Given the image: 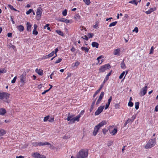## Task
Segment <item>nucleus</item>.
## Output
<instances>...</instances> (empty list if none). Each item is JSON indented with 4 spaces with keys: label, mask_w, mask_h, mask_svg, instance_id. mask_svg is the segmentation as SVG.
I'll return each mask as SVG.
<instances>
[{
    "label": "nucleus",
    "mask_w": 158,
    "mask_h": 158,
    "mask_svg": "<svg viewBox=\"0 0 158 158\" xmlns=\"http://www.w3.org/2000/svg\"><path fill=\"white\" fill-rule=\"evenodd\" d=\"M106 124V122L105 121H103L99 123L98 125L96 126L94 128L93 132V135L94 136H96L98 133L99 129L104 125Z\"/></svg>",
    "instance_id": "1"
},
{
    "label": "nucleus",
    "mask_w": 158,
    "mask_h": 158,
    "mask_svg": "<svg viewBox=\"0 0 158 158\" xmlns=\"http://www.w3.org/2000/svg\"><path fill=\"white\" fill-rule=\"evenodd\" d=\"M88 155V151L86 149H82L80 151L77 155V158H86Z\"/></svg>",
    "instance_id": "2"
},
{
    "label": "nucleus",
    "mask_w": 158,
    "mask_h": 158,
    "mask_svg": "<svg viewBox=\"0 0 158 158\" xmlns=\"http://www.w3.org/2000/svg\"><path fill=\"white\" fill-rule=\"evenodd\" d=\"M10 94L5 92H0V99L4 102H6L10 97Z\"/></svg>",
    "instance_id": "3"
},
{
    "label": "nucleus",
    "mask_w": 158,
    "mask_h": 158,
    "mask_svg": "<svg viewBox=\"0 0 158 158\" xmlns=\"http://www.w3.org/2000/svg\"><path fill=\"white\" fill-rule=\"evenodd\" d=\"M156 142L155 139H151L148 142L145 146V148L146 149L151 148L154 146L156 144Z\"/></svg>",
    "instance_id": "4"
},
{
    "label": "nucleus",
    "mask_w": 158,
    "mask_h": 158,
    "mask_svg": "<svg viewBox=\"0 0 158 158\" xmlns=\"http://www.w3.org/2000/svg\"><path fill=\"white\" fill-rule=\"evenodd\" d=\"M32 156L35 158H46L45 156L40 155L37 152H35L33 153L32 154Z\"/></svg>",
    "instance_id": "5"
},
{
    "label": "nucleus",
    "mask_w": 158,
    "mask_h": 158,
    "mask_svg": "<svg viewBox=\"0 0 158 158\" xmlns=\"http://www.w3.org/2000/svg\"><path fill=\"white\" fill-rule=\"evenodd\" d=\"M104 108V106H101L99 107L95 113V115H98L100 114Z\"/></svg>",
    "instance_id": "6"
},
{
    "label": "nucleus",
    "mask_w": 158,
    "mask_h": 158,
    "mask_svg": "<svg viewBox=\"0 0 158 158\" xmlns=\"http://www.w3.org/2000/svg\"><path fill=\"white\" fill-rule=\"evenodd\" d=\"M41 9L40 7H39L38 8L37 10L36 13V17L38 19V20H39L40 19L41 15L42 14Z\"/></svg>",
    "instance_id": "7"
},
{
    "label": "nucleus",
    "mask_w": 158,
    "mask_h": 158,
    "mask_svg": "<svg viewBox=\"0 0 158 158\" xmlns=\"http://www.w3.org/2000/svg\"><path fill=\"white\" fill-rule=\"evenodd\" d=\"M148 87L147 86H146L143 87L140 90V95L141 96L144 95L146 93Z\"/></svg>",
    "instance_id": "8"
},
{
    "label": "nucleus",
    "mask_w": 158,
    "mask_h": 158,
    "mask_svg": "<svg viewBox=\"0 0 158 158\" xmlns=\"http://www.w3.org/2000/svg\"><path fill=\"white\" fill-rule=\"evenodd\" d=\"M104 92H101V93L100 94V95L99 96V97L97 101L96 102V104L97 105H98V104H99L100 102L102 100V99L103 98V97L104 96Z\"/></svg>",
    "instance_id": "9"
},
{
    "label": "nucleus",
    "mask_w": 158,
    "mask_h": 158,
    "mask_svg": "<svg viewBox=\"0 0 158 158\" xmlns=\"http://www.w3.org/2000/svg\"><path fill=\"white\" fill-rule=\"evenodd\" d=\"M110 68V66L109 64H107L102 66L100 69H109Z\"/></svg>",
    "instance_id": "10"
},
{
    "label": "nucleus",
    "mask_w": 158,
    "mask_h": 158,
    "mask_svg": "<svg viewBox=\"0 0 158 158\" xmlns=\"http://www.w3.org/2000/svg\"><path fill=\"white\" fill-rule=\"evenodd\" d=\"M6 113V111L5 109L4 108H0V115L4 116Z\"/></svg>",
    "instance_id": "11"
},
{
    "label": "nucleus",
    "mask_w": 158,
    "mask_h": 158,
    "mask_svg": "<svg viewBox=\"0 0 158 158\" xmlns=\"http://www.w3.org/2000/svg\"><path fill=\"white\" fill-rule=\"evenodd\" d=\"M104 57L102 56H101L97 58V60L98 61V63L101 64L103 62V60L102 59Z\"/></svg>",
    "instance_id": "12"
},
{
    "label": "nucleus",
    "mask_w": 158,
    "mask_h": 158,
    "mask_svg": "<svg viewBox=\"0 0 158 158\" xmlns=\"http://www.w3.org/2000/svg\"><path fill=\"white\" fill-rule=\"evenodd\" d=\"M25 76L24 75L22 74L20 76V81L23 85H24L25 82Z\"/></svg>",
    "instance_id": "13"
},
{
    "label": "nucleus",
    "mask_w": 158,
    "mask_h": 158,
    "mask_svg": "<svg viewBox=\"0 0 158 158\" xmlns=\"http://www.w3.org/2000/svg\"><path fill=\"white\" fill-rule=\"evenodd\" d=\"M120 50L119 48L115 49L114 50L113 54L115 55L119 56L120 55Z\"/></svg>",
    "instance_id": "14"
},
{
    "label": "nucleus",
    "mask_w": 158,
    "mask_h": 158,
    "mask_svg": "<svg viewBox=\"0 0 158 158\" xmlns=\"http://www.w3.org/2000/svg\"><path fill=\"white\" fill-rule=\"evenodd\" d=\"M26 25L27 26V31H31V27L32 25L29 22H27Z\"/></svg>",
    "instance_id": "15"
},
{
    "label": "nucleus",
    "mask_w": 158,
    "mask_h": 158,
    "mask_svg": "<svg viewBox=\"0 0 158 158\" xmlns=\"http://www.w3.org/2000/svg\"><path fill=\"white\" fill-rule=\"evenodd\" d=\"M6 133V131L3 129L0 128V136H3Z\"/></svg>",
    "instance_id": "16"
},
{
    "label": "nucleus",
    "mask_w": 158,
    "mask_h": 158,
    "mask_svg": "<svg viewBox=\"0 0 158 158\" xmlns=\"http://www.w3.org/2000/svg\"><path fill=\"white\" fill-rule=\"evenodd\" d=\"M59 21L61 22H64L66 23H68L70 22V20L64 18H61L60 19Z\"/></svg>",
    "instance_id": "17"
},
{
    "label": "nucleus",
    "mask_w": 158,
    "mask_h": 158,
    "mask_svg": "<svg viewBox=\"0 0 158 158\" xmlns=\"http://www.w3.org/2000/svg\"><path fill=\"white\" fill-rule=\"evenodd\" d=\"M110 133L112 135H115L117 132V128H114L112 131H110Z\"/></svg>",
    "instance_id": "18"
},
{
    "label": "nucleus",
    "mask_w": 158,
    "mask_h": 158,
    "mask_svg": "<svg viewBox=\"0 0 158 158\" xmlns=\"http://www.w3.org/2000/svg\"><path fill=\"white\" fill-rule=\"evenodd\" d=\"M17 27L18 30L20 32L23 31L24 30V27L22 25L17 26Z\"/></svg>",
    "instance_id": "19"
},
{
    "label": "nucleus",
    "mask_w": 158,
    "mask_h": 158,
    "mask_svg": "<svg viewBox=\"0 0 158 158\" xmlns=\"http://www.w3.org/2000/svg\"><path fill=\"white\" fill-rule=\"evenodd\" d=\"M54 54V51H52L51 53L48 55H46L45 56L44 58H47L49 57H50L52 56Z\"/></svg>",
    "instance_id": "20"
},
{
    "label": "nucleus",
    "mask_w": 158,
    "mask_h": 158,
    "mask_svg": "<svg viewBox=\"0 0 158 158\" xmlns=\"http://www.w3.org/2000/svg\"><path fill=\"white\" fill-rule=\"evenodd\" d=\"M127 73V71H126V72L125 71H123L119 76V78L120 79H122L123 77V76L125 75V76Z\"/></svg>",
    "instance_id": "21"
},
{
    "label": "nucleus",
    "mask_w": 158,
    "mask_h": 158,
    "mask_svg": "<svg viewBox=\"0 0 158 158\" xmlns=\"http://www.w3.org/2000/svg\"><path fill=\"white\" fill-rule=\"evenodd\" d=\"M36 72L39 75L42 76L43 75V71L42 70H35Z\"/></svg>",
    "instance_id": "22"
},
{
    "label": "nucleus",
    "mask_w": 158,
    "mask_h": 158,
    "mask_svg": "<svg viewBox=\"0 0 158 158\" xmlns=\"http://www.w3.org/2000/svg\"><path fill=\"white\" fill-rule=\"evenodd\" d=\"M98 44L96 42H93L92 43V45L93 47H95L97 48L98 47Z\"/></svg>",
    "instance_id": "23"
},
{
    "label": "nucleus",
    "mask_w": 158,
    "mask_h": 158,
    "mask_svg": "<svg viewBox=\"0 0 158 158\" xmlns=\"http://www.w3.org/2000/svg\"><path fill=\"white\" fill-rule=\"evenodd\" d=\"M81 49L82 51H85L86 52H88L89 50V49L87 48L83 47H81Z\"/></svg>",
    "instance_id": "24"
},
{
    "label": "nucleus",
    "mask_w": 158,
    "mask_h": 158,
    "mask_svg": "<svg viewBox=\"0 0 158 158\" xmlns=\"http://www.w3.org/2000/svg\"><path fill=\"white\" fill-rule=\"evenodd\" d=\"M136 1V0L131 1L129 2V3L133 4L137 6L138 4V2Z\"/></svg>",
    "instance_id": "25"
},
{
    "label": "nucleus",
    "mask_w": 158,
    "mask_h": 158,
    "mask_svg": "<svg viewBox=\"0 0 158 158\" xmlns=\"http://www.w3.org/2000/svg\"><path fill=\"white\" fill-rule=\"evenodd\" d=\"M56 33L60 35H61L62 36H63L64 34H63V32L61 31H60V30H56Z\"/></svg>",
    "instance_id": "26"
},
{
    "label": "nucleus",
    "mask_w": 158,
    "mask_h": 158,
    "mask_svg": "<svg viewBox=\"0 0 158 158\" xmlns=\"http://www.w3.org/2000/svg\"><path fill=\"white\" fill-rule=\"evenodd\" d=\"M81 116L80 114L78 115L77 116L74 118V120L75 121H79V118Z\"/></svg>",
    "instance_id": "27"
},
{
    "label": "nucleus",
    "mask_w": 158,
    "mask_h": 158,
    "mask_svg": "<svg viewBox=\"0 0 158 158\" xmlns=\"http://www.w3.org/2000/svg\"><path fill=\"white\" fill-rule=\"evenodd\" d=\"M117 23V21H115L109 24V27H111L115 26L116 24Z\"/></svg>",
    "instance_id": "28"
},
{
    "label": "nucleus",
    "mask_w": 158,
    "mask_h": 158,
    "mask_svg": "<svg viewBox=\"0 0 158 158\" xmlns=\"http://www.w3.org/2000/svg\"><path fill=\"white\" fill-rule=\"evenodd\" d=\"M121 67L122 69L126 68L125 64L124 63V60H123V62L121 64Z\"/></svg>",
    "instance_id": "29"
},
{
    "label": "nucleus",
    "mask_w": 158,
    "mask_h": 158,
    "mask_svg": "<svg viewBox=\"0 0 158 158\" xmlns=\"http://www.w3.org/2000/svg\"><path fill=\"white\" fill-rule=\"evenodd\" d=\"M80 18L81 17L78 14H76L74 16V18L77 20L80 19Z\"/></svg>",
    "instance_id": "30"
},
{
    "label": "nucleus",
    "mask_w": 158,
    "mask_h": 158,
    "mask_svg": "<svg viewBox=\"0 0 158 158\" xmlns=\"http://www.w3.org/2000/svg\"><path fill=\"white\" fill-rule=\"evenodd\" d=\"M94 34L93 33H89L87 34V36L88 37V38H92V37L94 36Z\"/></svg>",
    "instance_id": "31"
},
{
    "label": "nucleus",
    "mask_w": 158,
    "mask_h": 158,
    "mask_svg": "<svg viewBox=\"0 0 158 158\" xmlns=\"http://www.w3.org/2000/svg\"><path fill=\"white\" fill-rule=\"evenodd\" d=\"M139 103L138 102H136L135 103V108L136 110H138L139 108Z\"/></svg>",
    "instance_id": "32"
},
{
    "label": "nucleus",
    "mask_w": 158,
    "mask_h": 158,
    "mask_svg": "<svg viewBox=\"0 0 158 158\" xmlns=\"http://www.w3.org/2000/svg\"><path fill=\"white\" fill-rule=\"evenodd\" d=\"M73 117V116L72 115H71L70 114H69L68 115V117L67 118V120L68 121H70L71 120V118H72Z\"/></svg>",
    "instance_id": "33"
},
{
    "label": "nucleus",
    "mask_w": 158,
    "mask_h": 158,
    "mask_svg": "<svg viewBox=\"0 0 158 158\" xmlns=\"http://www.w3.org/2000/svg\"><path fill=\"white\" fill-rule=\"evenodd\" d=\"M83 1L87 5H89L90 3V0H83Z\"/></svg>",
    "instance_id": "34"
},
{
    "label": "nucleus",
    "mask_w": 158,
    "mask_h": 158,
    "mask_svg": "<svg viewBox=\"0 0 158 158\" xmlns=\"http://www.w3.org/2000/svg\"><path fill=\"white\" fill-rule=\"evenodd\" d=\"M133 121L131 119H128L125 123L126 125V124L127 123H132V122H133Z\"/></svg>",
    "instance_id": "35"
},
{
    "label": "nucleus",
    "mask_w": 158,
    "mask_h": 158,
    "mask_svg": "<svg viewBox=\"0 0 158 158\" xmlns=\"http://www.w3.org/2000/svg\"><path fill=\"white\" fill-rule=\"evenodd\" d=\"M120 104L119 103H116L114 105V107L115 109H119L120 108Z\"/></svg>",
    "instance_id": "36"
},
{
    "label": "nucleus",
    "mask_w": 158,
    "mask_h": 158,
    "mask_svg": "<svg viewBox=\"0 0 158 158\" xmlns=\"http://www.w3.org/2000/svg\"><path fill=\"white\" fill-rule=\"evenodd\" d=\"M38 32L36 30H33L32 31V34L35 35H37Z\"/></svg>",
    "instance_id": "37"
},
{
    "label": "nucleus",
    "mask_w": 158,
    "mask_h": 158,
    "mask_svg": "<svg viewBox=\"0 0 158 158\" xmlns=\"http://www.w3.org/2000/svg\"><path fill=\"white\" fill-rule=\"evenodd\" d=\"M67 10L65 9L62 12V14L64 16H65L67 15Z\"/></svg>",
    "instance_id": "38"
},
{
    "label": "nucleus",
    "mask_w": 158,
    "mask_h": 158,
    "mask_svg": "<svg viewBox=\"0 0 158 158\" xmlns=\"http://www.w3.org/2000/svg\"><path fill=\"white\" fill-rule=\"evenodd\" d=\"M8 7L9 8H10L11 10H14L15 11H16L17 10L15 9L13 6H11V5H8Z\"/></svg>",
    "instance_id": "39"
},
{
    "label": "nucleus",
    "mask_w": 158,
    "mask_h": 158,
    "mask_svg": "<svg viewBox=\"0 0 158 158\" xmlns=\"http://www.w3.org/2000/svg\"><path fill=\"white\" fill-rule=\"evenodd\" d=\"M33 12V10L32 9H30L28 11L26 12V14L27 15H29L31 13V12Z\"/></svg>",
    "instance_id": "40"
},
{
    "label": "nucleus",
    "mask_w": 158,
    "mask_h": 158,
    "mask_svg": "<svg viewBox=\"0 0 158 158\" xmlns=\"http://www.w3.org/2000/svg\"><path fill=\"white\" fill-rule=\"evenodd\" d=\"M50 116H47L44 117V121L46 122L47 121L48 119L49 118Z\"/></svg>",
    "instance_id": "41"
},
{
    "label": "nucleus",
    "mask_w": 158,
    "mask_h": 158,
    "mask_svg": "<svg viewBox=\"0 0 158 158\" xmlns=\"http://www.w3.org/2000/svg\"><path fill=\"white\" fill-rule=\"evenodd\" d=\"M128 105L130 107H132L133 106V103L131 101H129L128 103Z\"/></svg>",
    "instance_id": "42"
},
{
    "label": "nucleus",
    "mask_w": 158,
    "mask_h": 158,
    "mask_svg": "<svg viewBox=\"0 0 158 158\" xmlns=\"http://www.w3.org/2000/svg\"><path fill=\"white\" fill-rule=\"evenodd\" d=\"M37 143V145H40V146L44 145V143H43L42 142H40L38 143Z\"/></svg>",
    "instance_id": "43"
},
{
    "label": "nucleus",
    "mask_w": 158,
    "mask_h": 158,
    "mask_svg": "<svg viewBox=\"0 0 158 158\" xmlns=\"http://www.w3.org/2000/svg\"><path fill=\"white\" fill-rule=\"evenodd\" d=\"M44 145H47L50 146V148L52 147V146L51 145V144L49 143H48V142H44Z\"/></svg>",
    "instance_id": "44"
},
{
    "label": "nucleus",
    "mask_w": 158,
    "mask_h": 158,
    "mask_svg": "<svg viewBox=\"0 0 158 158\" xmlns=\"http://www.w3.org/2000/svg\"><path fill=\"white\" fill-rule=\"evenodd\" d=\"M100 91H99V90H97L94 94L93 97L94 98L95 97V96Z\"/></svg>",
    "instance_id": "45"
},
{
    "label": "nucleus",
    "mask_w": 158,
    "mask_h": 158,
    "mask_svg": "<svg viewBox=\"0 0 158 158\" xmlns=\"http://www.w3.org/2000/svg\"><path fill=\"white\" fill-rule=\"evenodd\" d=\"M81 38L84 39H85L86 40H88V37L86 35H84L83 37H82Z\"/></svg>",
    "instance_id": "46"
},
{
    "label": "nucleus",
    "mask_w": 158,
    "mask_h": 158,
    "mask_svg": "<svg viewBox=\"0 0 158 158\" xmlns=\"http://www.w3.org/2000/svg\"><path fill=\"white\" fill-rule=\"evenodd\" d=\"M16 78H17V77H14V79L11 81V83H14L15 82V81L16 79Z\"/></svg>",
    "instance_id": "47"
},
{
    "label": "nucleus",
    "mask_w": 158,
    "mask_h": 158,
    "mask_svg": "<svg viewBox=\"0 0 158 158\" xmlns=\"http://www.w3.org/2000/svg\"><path fill=\"white\" fill-rule=\"evenodd\" d=\"M153 47L152 46L151 47V48L149 54H152L153 53Z\"/></svg>",
    "instance_id": "48"
},
{
    "label": "nucleus",
    "mask_w": 158,
    "mask_h": 158,
    "mask_svg": "<svg viewBox=\"0 0 158 158\" xmlns=\"http://www.w3.org/2000/svg\"><path fill=\"white\" fill-rule=\"evenodd\" d=\"M156 10V8L155 7L154 8H151L149 10L151 12V13L153 12L155 10Z\"/></svg>",
    "instance_id": "49"
},
{
    "label": "nucleus",
    "mask_w": 158,
    "mask_h": 158,
    "mask_svg": "<svg viewBox=\"0 0 158 158\" xmlns=\"http://www.w3.org/2000/svg\"><path fill=\"white\" fill-rule=\"evenodd\" d=\"M112 99V97L110 96V97L109 99L108 100V102L107 103L110 104V103Z\"/></svg>",
    "instance_id": "50"
},
{
    "label": "nucleus",
    "mask_w": 158,
    "mask_h": 158,
    "mask_svg": "<svg viewBox=\"0 0 158 158\" xmlns=\"http://www.w3.org/2000/svg\"><path fill=\"white\" fill-rule=\"evenodd\" d=\"M133 31H135L136 33H137L138 31V28L136 27H135L134 30H133Z\"/></svg>",
    "instance_id": "51"
},
{
    "label": "nucleus",
    "mask_w": 158,
    "mask_h": 158,
    "mask_svg": "<svg viewBox=\"0 0 158 158\" xmlns=\"http://www.w3.org/2000/svg\"><path fill=\"white\" fill-rule=\"evenodd\" d=\"M61 58H59L58 60H56L55 62V63L57 64L60 63L61 61Z\"/></svg>",
    "instance_id": "52"
},
{
    "label": "nucleus",
    "mask_w": 158,
    "mask_h": 158,
    "mask_svg": "<svg viewBox=\"0 0 158 158\" xmlns=\"http://www.w3.org/2000/svg\"><path fill=\"white\" fill-rule=\"evenodd\" d=\"M107 131V130L106 129H104L102 130V132L104 134H106Z\"/></svg>",
    "instance_id": "53"
},
{
    "label": "nucleus",
    "mask_w": 158,
    "mask_h": 158,
    "mask_svg": "<svg viewBox=\"0 0 158 158\" xmlns=\"http://www.w3.org/2000/svg\"><path fill=\"white\" fill-rule=\"evenodd\" d=\"M96 98H96L94 100V101H93V102H92V105L91 106V107H94V104H95V101L96 100Z\"/></svg>",
    "instance_id": "54"
},
{
    "label": "nucleus",
    "mask_w": 158,
    "mask_h": 158,
    "mask_svg": "<svg viewBox=\"0 0 158 158\" xmlns=\"http://www.w3.org/2000/svg\"><path fill=\"white\" fill-rule=\"evenodd\" d=\"M54 118H52L48 120V121L49 122H53L54 121Z\"/></svg>",
    "instance_id": "55"
},
{
    "label": "nucleus",
    "mask_w": 158,
    "mask_h": 158,
    "mask_svg": "<svg viewBox=\"0 0 158 158\" xmlns=\"http://www.w3.org/2000/svg\"><path fill=\"white\" fill-rule=\"evenodd\" d=\"M6 72V71L5 70H0V74L1 73H5Z\"/></svg>",
    "instance_id": "56"
},
{
    "label": "nucleus",
    "mask_w": 158,
    "mask_h": 158,
    "mask_svg": "<svg viewBox=\"0 0 158 158\" xmlns=\"http://www.w3.org/2000/svg\"><path fill=\"white\" fill-rule=\"evenodd\" d=\"M7 36L9 37H12V33L9 32L7 34Z\"/></svg>",
    "instance_id": "57"
},
{
    "label": "nucleus",
    "mask_w": 158,
    "mask_h": 158,
    "mask_svg": "<svg viewBox=\"0 0 158 158\" xmlns=\"http://www.w3.org/2000/svg\"><path fill=\"white\" fill-rule=\"evenodd\" d=\"M109 105H110V104H109L107 103L106 104V106H105V109H107L108 108V107L109 106Z\"/></svg>",
    "instance_id": "58"
},
{
    "label": "nucleus",
    "mask_w": 158,
    "mask_h": 158,
    "mask_svg": "<svg viewBox=\"0 0 158 158\" xmlns=\"http://www.w3.org/2000/svg\"><path fill=\"white\" fill-rule=\"evenodd\" d=\"M76 50L75 48L73 47L71 49V51L73 52H74Z\"/></svg>",
    "instance_id": "59"
},
{
    "label": "nucleus",
    "mask_w": 158,
    "mask_h": 158,
    "mask_svg": "<svg viewBox=\"0 0 158 158\" xmlns=\"http://www.w3.org/2000/svg\"><path fill=\"white\" fill-rule=\"evenodd\" d=\"M79 64V63L78 62H76L75 63L74 66H78Z\"/></svg>",
    "instance_id": "60"
},
{
    "label": "nucleus",
    "mask_w": 158,
    "mask_h": 158,
    "mask_svg": "<svg viewBox=\"0 0 158 158\" xmlns=\"http://www.w3.org/2000/svg\"><path fill=\"white\" fill-rule=\"evenodd\" d=\"M155 111L156 112L158 111V105H157L155 107Z\"/></svg>",
    "instance_id": "61"
},
{
    "label": "nucleus",
    "mask_w": 158,
    "mask_h": 158,
    "mask_svg": "<svg viewBox=\"0 0 158 158\" xmlns=\"http://www.w3.org/2000/svg\"><path fill=\"white\" fill-rule=\"evenodd\" d=\"M103 84H102L101 85L100 87L98 89V90H99V91L100 92L102 88L103 87Z\"/></svg>",
    "instance_id": "62"
},
{
    "label": "nucleus",
    "mask_w": 158,
    "mask_h": 158,
    "mask_svg": "<svg viewBox=\"0 0 158 158\" xmlns=\"http://www.w3.org/2000/svg\"><path fill=\"white\" fill-rule=\"evenodd\" d=\"M11 122V120L10 119L9 120H5V122L6 123H9Z\"/></svg>",
    "instance_id": "63"
},
{
    "label": "nucleus",
    "mask_w": 158,
    "mask_h": 158,
    "mask_svg": "<svg viewBox=\"0 0 158 158\" xmlns=\"http://www.w3.org/2000/svg\"><path fill=\"white\" fill-rule=\"evenodd\" d=\"M24 156H17L16 157V158H24Z\"/></svg>",
    "instance_id": "64"
}]
</instances>
